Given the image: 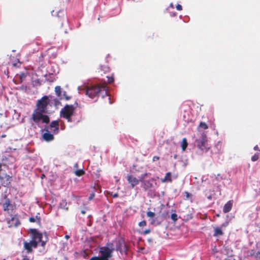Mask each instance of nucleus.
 I'll return each instance as SVG.
<instances>
[{"label":"nucleus","mask_w":260,"mask_h":260,"mask_svg":"<svg viewBox=\"0 0 260 260\" xmlns=\"http://www.w3.org/2000/svg\"><path fill=\"white\" fill-rule=\"evenodd\" d=\"M256 246L258 248H259V249H260V242L257 243H256Z\"/></svg>","instance_id":"52"},{"label":"nucleus","mask_w":260,"mask_h":260,"mask_svg":"<svg viewBox=\"0 0 260 260\" xmlns=\"http://www.w3.org/2000/svg\"><path fill=\"white\" fill-rule=\"evenodd\" d=\"M54 91L55 94L57 96V98H59L60 100H62L61 94L62 93V90L61 87L60 86H56L55 87Z\"/></svg>","instance_id":"19"},{"label":"nucleus","mask_w":260,"mask_h":260,"mask_svg":"<svg viewBox=\"0 0 260 260\" xmlns=\"http://www.w3.org/2000/svg\"><path fill=\"white\" fill-rule=\"evenodd\" d=\"M3 161L4 163H0V181L3 186L8 187L11 185L12 177L3 172V171L5 172V170L3 169V167H5L7 162L9 164L10 162L12 164L15 161V158L11 156L8 157L5 156V157L3 158Z\"/></svg>","instance_id":"4"},{"label":"nucleus","mask_w":260,"mask_h":260,"mask_svg":"<svg viewBox=\"0 0 260 260\" xmlns=\"http://www.w3.org/2000/svg\"><path fill=\"white\" fill-rule=\"evenodd\" d=\"M116 250L119 251L122 258L127 254L128 247L123 239H120L116 243Z\"/></svg>","instance_id":"11"},{"label":"nucleus","mask_w":260,"mask_h":260,"mask_svg":"<svg viewBox=\"0 0 260 260\" xmlns=\"http://www.w3.org/2000/svg\"><path fill=\"white\" fill-rule=\"evenodd\" d=\"M66 95H67L66 91H64V90H62V94H61L62 100H63L64 98V96H66Z\"/></svg>","instance_id":"44"},{"label":"nucleus","mask_w":260,"mask_h":260,"mask_svg":"<svg viewBox=\"0 0 260 260\" xmlns=\"http://www.w3.org/2000/svg\"><path fill=\"white\" fill-rule=\"evenodd\" d=\"M196 142L197 147L203 152H207L210 149L205 135L202 136L200 139L197 140Z\"/></svg>","instance_id":"9"},{"label":"nucleus","mask_w":260,"mask_h":260,"mask_svg":"<svg viewBox=\"0 0 260 260\" xmlns=\"http://www.w3.org/2000/svg\"><path fill=\"white\" fill-rule=\"evenodd\" d=\"M76 106L66 104L60 111V118L66 119L67 121L72 124L71 126L77 124L82 120V116L75 112Z\"/></svg>","instance_id":"3"},{"label":"nucleus","mask_w":260,"mask_h":260,"mask_svg":"<svg viewBox=\"0 0 260 260\" xmlns=\"http://www.w3.org/2000/svg\"><path fill=\"white\" fill-rule=\"evenodd\" d=\"M45 177V175L44 174H42L41 175V179H43Z\"/></svg>","instance_id":"53"},{"label":"nucleus","mask_w":260,"mask_h":260,"mask_svg":"<svg viewBox=\"0 0 260 260\" xmlns=\"http://www.w3.org/2000/svg\"><path fill=\"white\" fill-rule=\"evenodd\" d=\"M50 121L48 123H44L42 125L46 126L48 129L55 135H57L59 132V119L52 120L51 122Z\"/></svg>","instance_id":"10"},{"label":"nucleus","mask_w":260,"mask_h":260,"mask_svg":"<svg viewBox=\"0 0 260 260\" xmlns=\"http://www.w3.org/2000/svg\"><path fill=\"white\" fill-rule=\"evenodd\" d=\"M27 72H21L20 73L19 78H20L21 82H22L23 81H24L25 79V78L27 76Z\"/></svg>","instance_id":"27"},{"label":"nucleus","mask_w":260,"mask_h":260,"mask_svg":"<svg viewBox=\"0 0 260 260\" xmlns=\"http://www.w3.org/2000/svg\"><path fill=\"white\" fill-rule=\"evenodd\" d=\"M54 96H49V105H50V106H51L52 105H53V100H52V98H54Z\"/></svg>","instance_id":"37"},{"label":"nucleus","mask_w":260,"mask_h":260,"mask_svg":"<svg viewBox=\"0 0 260 260\" xmlns=\"http://www.w3.org/2000/svg\"><path fill=\"white\" fill-rule=\"evenodd\" d=\"M13 65L14 66H16V63H14L13 64Z\"/></svg>","instance_id":"63"},{"label":"nucleus","mask_w":260,"mask_h":260,"mask_svg":"<svg viewBox=\"0 0 260 260\" xmlns=\"http://www.w3.org/2000/svg\"><path fill=\"white\" fill-rule=\"evenodd\" d=\"M28 221L30 222H37V220L35 218L34 216H31L29 217Z\"/></svg>","instance_id":"39"},{"label":"nucleus","mask_w":260,"mask_h":260,"mask_svg":"<svg viewBox=\"0 0 260 260\" xmlns=\"http://www.w3.org/2000/svg\"><path fill=\"white\" fill-rule=\"evenodd\" d=\"M33 259V257H31L30 256H27L26 255H23V258L22 259V260H32Z\"/></svg>","instance_id":"41"},{"label":"nucleus","mask_w":260,"mask_h":260,"mask_svg":"<svg viewBox=\"0 0 260 260\" xmlns=\"http://www.w3.org/2000/svg\"><path fill=\"white\" fill-rule=\"evenodd\" d=\"M171 218L174 221H176L178 219V216L177 214L175 213H172L171 214Z\"/></svg>","instance_id":"33"},{"label":"nucleus","mask_w":260,"mask_h":260,"mask_svg":"<svg viewBox=\"0 0 260 260\" xmlns=\"http://www.w3.org/2000/svg\"><path fill=\"white\" fill-rule=\"evenodd\" d=\"M81 212L82 214H84L85 213V211L84 210H82Z\"/></svg>","instance_id":"59"},{"label":"nucleus","mask_w":260,"mask_h":260,"mask_svg":"<svg viewBox=\"0 0 260 260\" xmlns=\"http://www.w3.org/2000/svg\"><path fill=\"white\" fill-rule=\"evenodd\" d=\"M228 224V222L223 223L220 227H215L214 228V233L213 234V236L214 237H217L218 236H222L223 234V233L222 231V227H226Z\"/></svg>","instance_id":"16"},{"label":"nucleus","mask_w":260,"mask_h":260,"mask_svg":"<svg viewBox=\"0 0 260 260\" xmlns=\"http://www.w3.org/2000/svg\"><path fill=\"white\" fill-rule=\"evenodd\" d=\"M36 85H41L42 84L41 82L40 81V79H36L34 80V81Z\"/></svg>","instance_id":"42"},{"label":"nucleus","mask_w":260,"mask_h":260,"mask_svg":"<svg viewBox=\"0 0 260 260\" xmlns=\"http://www.w3.org/2000/svg\"><path fill=\"white\" fill-rule=\"evenodd\" d=\"M161 181L162 182H172V179L171 177V173L168 172L167 173H166L165 178L161 179Z\"/></svg>","instance_id":"21"},{"label":"nucleus","mask_w":260,"mask_h":260,"mask_svg":"<svg viewBox=\"0 0 260 260\" xmlns=\"http://www.w3.org/2000/svg\"><path fill=\"white\" fill-rule=\"evenodd\" d=\"M38 246V245H37V244H35L34 242L30 240L29 242L26 241H23V249L24 250H26V253L27 254L32 252V248H37Z\"/></svg>","instance_id":"14"},{"label":"nucleus","mask_w":260,"mask_h":260,"mask_svg":"<svg viewBox=\"0 0 260 260\" xmlns=\"http://www.w3.org/2000/svg\"><path fill=\"white\" fill-rule=\"evenodd\" d=\"M185 193L186 194V197L187 198H188L190 196V194L189 192H187V191L185 192Z\"/></svg>","instance_id":"54"},{"label":"nucleus","mask_w":260,"mask_h":260,"mask_svg":"<svg viewBox=\"0 0 260 260\" xmlns=\"http://www.w3.org/2000/svg\"><path fill=\"white\" fill-rule=\"evenodd\" d=\"M176 9L178 11H181L182 10V7L181 5H180V4H178L176 6Z\"/></svg>","instance_id":"45"},{"label":"nucleus","mask_w":260,"mask_h":260,"mask_svg":"<svg viewBox=\"0 0 260 260\" xmlns=\"http://www.w3.org/2000/svg\"><path fill=\"white\" fill-rule=\"evenodd\" d=\"M150 232H151V231L150 229H147V230L144 231L143 232H142V234L146 235V234H149L150 233Z\"/></svg>","instance_id":"43"},{"label":"nucleus","mask_w":260,"mask_h":260,"mask_svg":"<svg viewBox=\"0 0 260 260\" xmlns=\"http://www.w3.org/2000/svg\"><path fill=\"white\" fill-rule=\"evenodd\" d=\"M127 179L132 188H134L135 186L138 184L139 182H140V178L138 179L131 175L127 176Z\"/></svg>","instance_id":"17"},{"label":"nucleus","mask_w":260,"mask_h":260,"mask_svg":"<svg viewBox=\"0 0 260 260\" xmlns=\"http://www.w3.org/2000/svg\"><path fill=\"white\" fill-rule=\"evenodd\" d=\"M101 70L102 71H103L104 72H107L108 70H109V67H107V66H101Z\"/></svg>","instance_id":"38"},{"label":"nucleus","mask_w":260,"mask_h":260,"mask_svg":"<svg viewBox=\"0 0 260 260\" xmlns=\"http://www.w3.org/2000/svg\"><path fill=\"white\" fill-rule=\"evenodd\" d=\"M0 205L3 207V210L7 212L10 217H6V220L9 227H17L21 224L18 214H15V204H12L6 194H2Z\"/></svg>","instance_id":"2"},{"label":"nucleus","mask_w":260,"mask_h":260,"mask_svg":"<svg viewBox=\"0 0 260 260\" xmlns=\"http://www.w3.org/2000/svg\"><path fill=\"white\" fill-rule=\"evenodd\" d=\"M56 16L60 19L64 16V12L63 10H59L57 12H56Z\"/></svg>","instance_id":"28"},{"label":"nucleus","mask_w":260,"mask_h":260,"mask_svg":"<svg viewBox=\"0 0 260 260\" xmlns=\"http://www.w3.org/2000/svg\"><path fill=\"white\" fill-rule=\"evenodd\" d=\"M67 203L65 200H62V201L60 202L59 207L61 209H68L67 207Z\"/></svg>","instance_id":"25"},{"label":"nucleus","mask_w":260,"mask_h":260,"mask_svg":"<svg viewBox=\"0 0 260 260\" xmlns=\"http://www.w3.org/2000/svg\"><path fill=\"white\" fill-rule=\"evenodd\" d=\"M181 146L182 150L183 151H185L188 146V143L186 138H184L182 139Z\"/></svg>","instance_id":"24"},{"label":"nucleus","mask_w":260,"mask_h":260,"mask_svg":"<svg viewBox=\"0 0 260 260\" xmlns=\"http://www.w3.org/2000/svg\"><path fill=\"white\" fill-rule=\"evenodd\" d=\"M49 96L44 95L38 100L36 108L34 110L31 115V120L34 123H48L50 121V116L48 115L47 106L49 105Z\"/></svg>","instance_id":"1"},{"label":"nucleus","mask_w":260,"mask_h":260,"mask_svg":"<svg viewBox=\"0 0 260 260\" xmlns=\"http://www.w3.org/2000/svg\"><path fill=\"white\" fill-rule=\"evenodd\" d=\"M85 94L89 98L93 99L94 98H98L101 96L104 98L105 96H108V100L110 104L112 103L111 98L108 94V92L105 89L96 85H90L85 89Z\"/></svg>","instance_id":"5"},{"label":"nucleus","mask_w":260,"mask_h":260,"mask_svg":"<svg viewBox=\"0 0 260 260\" xmlns=\"http://www.w3.org/2000/svg\"><path fill=\"white\" fill-rule=\"evenodd\" d=\"M250 255L260 259V251L256 252L254 250H251L250 251Z\"/></svg>","instance_id":"23"},{"label":"nucleus","mask_w":260,"mask_h":260,"mask_svg":"<svg viewBox=\"0 0 260 260\" xmlns=\"http://www.w3.org/2000/svg\"><path fill=\"white\" fill-rule=\"evenodd\" d=\"M113 242V241H112L111 243H107L105 246L100 247L99 255L102 259L109 260V258L112 256L114 250Z\"/></svg>","instance_id":"6"},{"label":"nucleus","mask_w":260,"mask_h":260,"mask_svg":"<svg viewBox=\"0 0 260 260\" xmlns=\"http://www.w3.org/2000/svg\"><path fill=\"white\" fill-rule=\"evenodd\" d=\"M253 149L254 150L260 151L259 147L257 145L255 146L253 148Z\"/></svg>","instance_id":"50"},{"label":"nucleus","mask_w":260,"mask_h":260,"mask_svg":"<svg viewBox=\"0 0 260 260\" xmlns=\"http://www.w3.org/2000/svg\"><path fill=\"white\" fill-rule=\"evenodd\" d=\"M64 237H65V238L68 239H69L70 238V236L68 235H65Z\"/></svg>","instance_id":"58"},{"label":"nucleus","mask_w":260,"mask_h":260,"mask_svg":"<svg viewBox=\"0 0 260 260\" xmlns=\"http://www.w3.org/2000/svg\"><path fill=\"white\" fill-rule=\"evenodd\" d=\"M233 202L232 200L228 201L224 206L223 209V212L224 213L229 212L233 207Z\"/></svg>","instance_id":"18"},{"label":"nucleus","mask_w":260,"mask_h":260,"mask_svg":"<svg viewBox=\"0 0 260 260\" xmlns=\"http://www.w3.org/2000/svg\"><path fill=\"white\" fill-rule=\"evenodd\" d=\"M44 241H42V242L40 243V244H39V245L37 248H38V252L39 253V254L40 255H43L47 252V249L45 247V245L46 244V242H47L48 240V234L47 232H44Z\"/></svg>","instance_id":"13"},{"label":"nucleus","mask_w":260,"mask_h":260,"mask_svg":"<svg viewBox=\"0 0 260 260\" xmlns=\"http://www.w3.org/2000/svg\"><path fill=\"white\" fill-rule=\"evenodd\" d=\"M93 191H92L91 193H90V195L88 197V200H91L93 199V198L94 197V191L95 190V188H94V187L93 188Z\"/></svg>","instance_id":"35"},{"label":"nucleus","mask_w":260,"mask_h":260,"mask_svg":"<svg viewBox=\"0 0 260 260\" xmlns=\"http://www.w3.org/2000/svg\"><path fill=\"white\" fill-rule=\"evenodd\" d=\"M117 196H118L117 194L116 193H115V195H114L115 198L117 197Z\"/></svg>","instance_id":"61"},{"label":"nucleus","mask_w":260,"mask_h":260,"mask_svg":"<svg viewBox=\"0 0 260 260\" xmlns=\"http://www.w3.org/2000/svg\"><path fill=\"white\" fill-rule=\"evenodd\" d=\"M100 170L98 169L96 170V172H93V173L92 174V177L93 179L95 180V181H99V180L100 179Z\"/></svg>","instance_id":"22"},{"label":"nucleus","mask_w":260,"mask_h":260,"mask_svg":"<svg viewBox=\"0 0 260 260\" xmlns=\"http://www.w3.org/2000/svg\"><path fill=\"white\" fill-rule=\"evenodd\" d=\"M44 260H52L50 257H46L44 259Z\"/></svg>","instance_id":"57"},{"label":"nucleus","mask_w":260,"mask_h":260,"mask_svg":"<svg viewBox=\"0 0 260 260\" xmlns=\"http://www.w3.org/2000/svg\"><path fill=\"white\" fill-rule=\"evenodd\" d=\"M53 101V105L57 107L59 105H61V103L60 102V99L57 98H52Z\"/></svg>","instance_id":"26"},{"label":"nucleus","mask_w":260,"mask_h":260,"mask_svg":"<svg viewBox=\"0 0 260 260\" xmlns=\"http://www.w3.org/2000/svg\"><path fill=\"white\" fill-rule=\"evenodd\" d=\"M30 234L31 236V241L37 245H39V243L44 241V238H43L44 233H42L39 231L37 229H29Z\"/></svg>","instance_id":"8"},{"label":"nucleus","mask_w":260,"mask_h":260,"mask_svg":"<svg viewBox=\"0 0 260 260\" xmlns=\"http://www.w3.org/2000/svg\"><path fill=\"white\" fill-rule=\"evenodd\" d=\"M110 82H114V74H112L110 78H109Z\"/></svg>","instance_id":"47"},{"label":"nucleus","mask_w":260,"mask_h":260,"mask_svg":"<svg viewBox=\"0 0 260 260\" xmlns=\"http://www.w3.org/2000/svg\"><path fill=\"white\" fill-rule=\"evenodd\" d=\"M20 88L21 90H26V89H27V86L26 85H21V86L20 87Z\"/></svg>","instance_id":"48"},{"label":"nucleus","mask_w":260,"mask_h":260,"mask_svg":"<svg viewBox=\"0 0 260 260\" xmlns=\"http://www.w3.org/2000/svg\"><path fill=\"white\" fill-rule=\"evenodd\" d=\"M54 10H52V11H51V14H52V16H54Z\"/></svg>","instance_id":"60"},{"label":"nucleus","mask_w":260,"mask_h":260,"mask_svg":"<svg viewBox=\"0 0 260 260\" xmlns=\"http://www.w3.org/2000/svg\"><path fill=\"white\" fill-rule=\"evenodd\" d=\"M199 127L203 129H207L208 128V125L205 122L202 121L200 122Z\"/></svg>","instance_id":"31"},{"label":"nucleus","mask_w":260,"mask_h":260,"mask_svg":"<svg viewBox=\"0 0 260 260\" xmlns=\"http://www.w3.org/2000/svg\"><path fill=\"white\" fill-rule=\"evenodd\" d=\"M139 225L140 226H145L146 225V221L145 220H142V221L139 223Z\"/></svg>","instance_id":"40"},{"label":"nucleus","mask_w":260,"mask_h":260,"mask_svg":"<svg viewBox=\"0 0 260 260\" xmlns=\"http://www.w3.org/2000/svg\"><path fill=\"white\" fill-rule=\"evenodd\" d=\"M208 198L209 199H211V196H209V197H208Z\"/></svg>","instance_id":"64"},{"label":"nucleus","mask_w":260,"mask_h":260,"mask_svg":"<svg viewBox=\"0 0 260 260\" xmlns=\"http://www.w3.org/2000/svg\"><path fill=\"white\" fill-rule=\"evenodd\" d=\"M71 99V96H69L67 95L66 96H64V98L63 100H65L66 101H69Z\"/></svg>","instance_id":"49"},{"label":"nucleus","mask_w":260,"mask_h":260,"mask_svg":"<svg viewBox=\"0 0 260 260\" xmlns=\"http://www.w3.org/2000/svg\"><path fill=\"white\" fill-rule=\"evenodd\" d=\"M37 126L41 128L40 132H44L43 134L42 137V139L46 141V142H50L52 141L54 137V135L53 133L50 132L48 129V127L46 126H43L42 124L44 123V122H42V121H40L39 123H35Z\"/></svg>","instance_id":"7"},{"label":"nucleus","mask_w":260,"mask_h":260,"mask_svg":"<svg viewBox=\"0 0 260 260\" xmlns=\"http://www.w3.org/2000/svg\"><path fill=\"white\" fill-rule=\"evenodd\" d=\"M58 65L54 62H51L47 67L46 73L49 75H56L59 73Z\"/></svg>","instance_id":"12"},{"label":"nucleus","mask_w":260,"mask_h":260,"mask_svg":"<svg viewBox=\"0 0 260 260\" xmlns=\"http://www.w3.org/2000/svg\"><path fill=\"white\" fill-rule=\"evenodd\" d=\"M80 88H81V87H80V86H78V90H80Z\"/></svg>","instance_id":"62"},{"label":"nucleus","mask_w":260,"mask_h":260,"mask_svg":"<svg viewBox=\"0 0 260 260\" xmlns=\"http://www.w3.org/2000/svg\"><path fill=\"white\" fill-rule=\"evenodd\" d=\"M45 77V80L49 82H53L55 80V78L54 75H49L48 73H46L44 75Z\"/></svg>","instance_id":"20"},{"label":"nucleus","mask_w":260,"mask_h":260,"mask_svg":"<svg viewBox=\"0 0 260 260\" xmlns=\"http://www.w3.org/2000/svg\"><path fill=\"white\" fill-rule=\"evenodd\" d=\"M159 159V156H154L153 157V158H152V161H155L158 160Z\"/></svg>","instance_id":"46"},{"label":"nucleus","mask_w":260,"mask_h":260,"mask_svg":"<svg viewBox=\"0 0 260 260\" xmlns=\"http://www.w3.org/2000/svg\"><path fill=\"white\" fill-rule=\"evenodd\" d=\"M84 173H85V172L83 169H77L75 172V174L77 176H81V175H83Z\"/></svg>","instance_id":"29"},{"label":"nucleus","mask_w":260,"mask_h":260,"mask_svg":"<svg viewBox=\"0 0 260 260\" xmlns=\"http://www.w3.org/2000/svg\"><path fill=\"white\" fill-rule=\"evenodd\" d=\"M147 216L150 218H153L155 216V213L151 211H148L147 212Z\"/></svg>","instance_id":"34"},{"label":"nucleus","mask_w":260,"mask_h":260,"mask_svg":"<svg viewBox=\"0 0 260 260\" xmlns=\"http://www.w3.org/2000/svg\"><path fill=\"white\" fill-rule=\"evenodd\" d=\"M259 158V154L258 153H255L253 156L251 157V160L252 161H256Z\"/></svg>","instance_id":"32"},{"label":"nucleus","mask_w":260,"mask_h":260,"mask_svg":"<svg viewBox=\"0 0 260 260\" xmlns=\"http://www.w3.org/2000/svg\"><path fill=\"white\" fill-rule=\"evenodd\" d=\"M147 175V173L143 174L140 177V182H142V187L143 188L145 191H146L151 188L153 185L150 181L144 180V178Z\"/></svg>","instance_id":"15"},{"label":"nucleus","mask_w":260,"mask_h":260,"mask_svg":"<svg viewBox=\"0 0 260 260\" xmlns=\"http://www.w3.org/2000/svg\"><path fill=\"white\" fill-rule=\"evenodd\" d=\"M80 25H81L80 23L79 22H78L76 27L79 28L80 26Z\"/></svg>","instance_id":"56"},{"label":"nucleus","mask_w":260,"mask_h":260,"mask_svg":"<svg viewBox=\"0 0 260 260\" xmlns=\"http://www.w3.org/2000/svg\"><path fill=\"white\" fill-rule=\"evenodd\" d=\"M60 128L61 130H64L65 129V126L61 125Z\"/></svg>","instance_id":"51"},{"label":"nucleus","mask_w":260,"mask_h":260,"mask_svg":"<svg viewBox=\"0 0 260 260\" xmlns=\"http://www.w3.org/2000/svg\"><path fill=\"white\" fill-rule=\"evenodd\" d=\"M14 114L13 115V118H15L17 119H19V117L20 116V113H18L16 110H14Z\"/></svg>","instance_id":"36"},{"label":"nucleus","mask_w":260,"mask_h":260,"mask_svg":"<svg viewBox=\"0 0 260 260\" xmlns=\"http://www.w3.org/2000/svg\"><path fill=\"white\" fill-rule=\"evenodd\" d=\"M34 217L36 218V219L37 220V223L39 225H41V218L40 216V213L39 212L37 213L36 215Z\"/></svg>","instance_id":"30"},{"label":"nucleus","mask_w":260,"mask_h":260,"mask_svg":"<svg viewBox=\"0 0 260 260\" xmlns=\"http://www.w3.org/2000/svg\"><path fill=\"white\" fill-rule=\"evenodd\" d=\"M73 105H74L75 106H76V108L78 105L77 101H75L74 104H73Z\"/></svg>","instance_id":"55"}]
</instances>
